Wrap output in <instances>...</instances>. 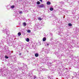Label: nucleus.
I'll list each match as a JSON object with an SVG mask.
<instances>
[{
	"instance_id": "nucleus-9",
	"label": "nucleus",
	"mask_w": 79,
	"mask_h": 79,
	"mask_svg": "<svg viewBox=\"0 0 79 79\" xmlns=\"http://www.w3.org/2000/svg\"><path fill=\"white\" fill-rule=\"evenodd\" d=\"M38 20H40V21H41V20H42V19L40 17H39L38 18Z\"/></svg>"
},
{
	"instance_id": "nucleus-4",
	"label": "nucleus",
	"mask_w": 79,
	"mask_h": 79,
	"mask_svg": "<svg viewBox=\"0 0 79 79\" xmlns=\"http://www.w3.org/2000/svg\"><path fill=\"white\" fill-rule=\"evenodd\" d=\"M35 56L36 57H38L39 56V54L36 53L35 54Z\"/></svg>"
},
{
	"instance_id": "nucleus-3",
	"label": "nucleus",
	"mask_w": 79,
	"mask_h": 79,
	"mask_svg": "<svg viewBox=\"0 0 79 79\" xmlns=\"http://www.w3.org/2000/svg\"><path fill=\"white\" fill-rule=\"evenodd\" d=\"M46 3H47V5H50V4H51V3H50V2L49 1L47 2Z\"/></svg>"
},
{
	"instance_id": "nucleus-18",
	"label": "nucleus",
	"mask_w": 79,
	"mask_h": 79,
	"mask_svg": "<svg viewBox=\"0 0 79 79\" xmlns=\"http://www.w3.org/2000/svg\"><path fill=\"white\" fill-rule=\"evenodd\" d=\"M41 68H40V69H41V70H38L39 72H41V71H42V69H41Z\"/></svg>"
},
{
	"instance_id": "nucleus-10",
	"label": "nucleus",
	"mask_w": 79,
	"mask_h": 79,
	"mask_svg": "<svg viewBox=\"0 0 79 79\" xmlns=\"http://www.w3.org/2000/svg\"><path fill=\"white\" fill-rule=\"evenodd\" d=\"M23 25L24 26H26V23H23Z\"/></svg>"
},
{
	"instance_id": "nucleus-16",
	"label": "nucleus",
	"mask_w": 79,
	"mask_h": 79,
	"mask_svg": "<svg viewBox=\"0 0 79 79\" xmlns=\"http://www.w3.org/2000/svg\"><path fill=\"white\" fill-rule=\"evenodd\" d=\"M44 48H43V49H42V50H41V53H42L43 52H44Z\"/></svg>"
},
{
	"instance_id": "nucleus-12",
	"label": "nucleus",
	"mask_w": 79,
	"mask_h": 79,
	"mask_svg": "<svg viewBox=\"0 0 79 79\" xmlns=\"http://www.w3.org/2000/svg\"><path fill=\"white\" fill-rule=\"evenodd\" d=\"M68 25L69 26H72V24H71V23H69L68 24Z\"/></svg>"
},
{
	"instance_id": "nucleus-14",
	"label": "nucleus",
	"mask_w": 79,
	"mask_h": 79,
	"mask_svg": "<svg viewBox=\"0 0 79 79\" xmlns=\"http://www.w3.org/2000/svg\"><path fill=\"white\" fill-rule=\"evenodd\" d=\"M40 2H37V5H39V4H40Z\"/></svg>"
},
{
	"instance_id": "nucleus-26",
	"label": "nucleus",
	"mask_w": 79,
	"mask_h": 79,
	"mask_svg": "<svg viewBox=\"0 0 79 79\" xmlns=\"http://www.w3.org/2000/svg\"><path fill=\"white\" fill-rule=\"evenodd\" d=\"M39 79H40V77H39Z\"/></svg>"
},
{
	"instance_id": "nucleus-7",
	"label": "nucleus",
	"mask_w": 79,
	"mask_h": 79,
	"mask_svg": "<svg viewBox=\"0 0 79 79\" xmlns=\"http://www.w3.org/2000/svg\"><path fill=\"white\" fill-rule=\"evenodd\" d=\"M18 35H19V36H20V35H21V33L20 32H19L18 34Z\"/></svg>"
},
{
	"instance_id": "nucleus-19",
	"label": "nucleus",
	"mask_w": 79,
	"mask_h": 79,
	"mask_svg": "<svg viewBox=\"0 0 79 79\" xmlns=\"http://www.w3.org/2000/svg\"><path fill=\"white\" fill-rule=\"evenodd\" d=\"M5 58L7 59L8 58V57L7 56H5Z\"/></svg>"
},
{
	"instance_id": "nucleus-6",
	"label": "nucleus",
	"mask_w": 79,
	"mask_h": 79,
	"mask_svg": "<svg viewBox=\"0 0 79 79\" xmlns=\"http://www.w3.org/2000/svg\"><path fill=\"white\" fill-rule=\"evenodd\" d=\"M50 11H53V8L52 7H50Z\"/></svg>"
},
{
	"instance_id": "nucleus-13",
	"label": "nucleus",
	"mask_w": 79,
	"mask_h": 79,
	"mask_svg": "<svg viewBox=\"0 0 79 79\" xmlns=\"http://www.w3.org/2000/svg\"><path fill=\"white\" fill-rule=\"evenodd\" d=\"M27 32H28V33H30V32H31V30H27Z\"/></svg>"
},
{
	"instance_id": "nucleus-15",
	"label": "nucleus",
	"mask_w": 79,
	"mask_h": 79,
	"mask_svg": "<svg viewBox=\"0 0 79 79\" xmlns=\"http://www.w3.org/2000/svg\"><path fill=\"white\" fill-rule=\"evenodd\" d=\"M34 79H37V77H36V76H34Z\"/></svg>"
},
{
	"instance_id": "nucleus-20",
	"label": "nucleus",
	"mask_w": 79,
	"mask_h": 79,
	"mask_svg": "<svg viewBox=\"0 0 79 79\" xmlns=\"http://www.w3.org/2000/svg\"><path fill=\"white\" fill-rule=\"evenodd\" d=\"M19 13L20 14H22V13H23V12H22V11L19 12Z\"/></svg>"
},
{
	"instance_id": "nucleus-25",
	"label": "nucleus",
	"mask_w": 79,
	"mask_h": 79,
	"mask_svg": "<svg viewBox=\"0 0 79 79\" xmlns=\"http://www.w3.org/2000/svg\"><path fill=\"white\" fill-rule=\"evenodd\" d=\"M4 32H5V30H4V31H3V32H4Z\"/></svg>"
},
{
	"instance_id": "nucleus-11",
	"label": "nucleus",
	"mask_w": 79,
	"mask_h": 79,
	"mask_svg": "<svg viewBox=\"0 0 79 79\" xmlns=\"http://www.w3.org/2000/svg\"><path fill=\"white\" fill-rule=\"evenodd\" d=\"M10 8H15V6H11Z\"/></svg>"
},
{
	"instance_id": "nucleus-22",
	"label": "nucleus",
	"mask_w": 79,
	"mask_h": 79,
	"mask_svg": "<svg viewBox=\"0 0 79 79\" xmlns=\"http://www.w3.org/2000/svg\"><path fill=\"white\" fill-rule=\"evenodd\" d=\"M2 56V55L1 53H0V56Z\"/></svg>"
},
{
	"instance_id": "nucleus-8",
	"label": "nucleus",
	"mask_w": 79,
	"mask_h": 79,
	"mask_svg": "<svg viewBox=\"0 0 79 79\" xmlns=\"http://www.w3.org/2000/svg\"><path fill=\"white\" fill-rule=\"evenodd\" d=\"M27 42H29V39L27 38L26 40Z\"/></svg>"
},
{
	"instance_id": "nucleus-27",
	"label": "nucleus",
	"mask_w": 79,
	"mask_h": 79,
	"mask_svg": "<svg viewBox=\"0 0 79 79\" xmlns=\"http://www.w3.org/2000/svg\"><path fill=\"white\" fill-rule=\"evenodd\" d=\"M45 46H47V45H45Z\"/></svg>"
},
{
	"instance_id": "nucleus-23",
	"label": "nucleus",
	"mask_w": 79,
	"mask_h": 79,
	"mask_svg": "<svg viewBox=\"0 0 79 79\" xmlns=\"http://www.w3.org/2000/svg\"><path fill=\"white\" fill-rule=\"evenodd\" d=\"M19 56H21V53H20L19 54Z\"/></svg>"
},
{
	"instance_id": "nucleus-24",
	"label": "nucleus",
	"mask_w": 79,
	"mask_h": 79,
	"mask_svg": "<svg viewBox=\"0 0 79 79\" xmlns=\"http://www.w3.org/2000/svg\"><path fill=\"white\" fill-rule=\"evenodd\" d=\"M41 2H42V0H39Z\"/></svg>"
},
{
	"instance_id": "nucleus-21",
	"label": "nucleus",
	"mask_w": 79,
	"mask_h": 79,
	"mask_svg": "<svg viewBox=\"0 0 79 79\" xmlns=\"http://www.w3.org/2000/svg\"><path fill=\"white\" fill-rule=\"evenodd\" d=\"M46 44L48 47V45H49V44H48V43H47Z\"/></svg>"
},
{
	"instance_id": "nucleus-1",
	"label": "nucleus",
	"mask_w": 79,
	"mask_h": 79,
	"mask_svg": "<svg viewBox=\"0 0 79 79\" xmlns=\"http://www.w3.org/2000/svg\"><path fill=\"white\" fill-rule=\"evenodd\" d=\"M37 6L39 8H44L45 7V5L43 4H41L39 6Z\"/></svg>"
},
{
	"instance_id": "nucleus-17",
	"label": "nucleus",
	"mask_w": 79,
	"mask_h": 79,
	"mask_svg": "<svg viewBox=\"0 0 79 79\" xmlns=\"http://www.w3.org/2000/svg\"><path fill=\"white\" fill-rule=\"evenodd\" d=\"M43 69V71H45L46 70V69H45V68H43V69Z\"/></svg>"
},
{
	"instance_id": "nucleus-5",
	"label": "nucleus",
	"mask_w": 79,
	"mask_h": 79,
	"mask_svg": "<svg viewBox=\"0 0 79 79\" xmlns=\"http://www.w3.org/2000/svg\"><path fill=\"white\" fill-rule=\"evenodd\" d=\"M43 41H44V42L45 41V40H46V38L45 37H44L43 39Z\"/></svg>"
},
{
	"instance_id": "nucleus-2",
	"label": "nucleus",
	"mask_w": 79,
	"mask_h": 79,
	"mask_svg": "<svg viewBox=\"0 0 79 79\" xmlns=\"http://www.w3.org/2000/svg\"><path fill=\"white\" fill-rule=\"evenodd\" d=\"M0 76H3V72L2 71L0 72Z\"/></svg>"
}]
</instances>
